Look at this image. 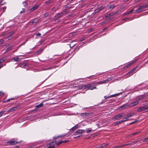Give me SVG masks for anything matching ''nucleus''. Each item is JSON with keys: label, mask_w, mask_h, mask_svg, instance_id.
<instances>
[{"label": "nucleus", "mask_w": 148, "mask_h": 148, "mask_svg": "<svg viewBox=\"0 0 148 148\" xmlns=\"http://www.w3.org/2000/svg\"><path fill=\"white\" fill-rule=\"evenodd\" d=\"M40 35V33H39L38 34V35Z\"/></svg>", "instance_id": "0e129e2a"}, {"label": "nucleus", "mask_w": 148, "mask_h": 148, "mask_svg": "<svg viewBox=\"0 0 148 148\" xmlns=\"http://www.w3.org/2000/svg\"><path fill=\"white\" fill-rule=\"evenodd\" d=\"M3 66L2 64H0V69Z\"/></svg>", "instance_id": "13d9d810"}, {"label": "nucleus", "mask_w": 148, "mask_h": 148, "mask_svg": "<svg viewBox=\"0 0 148 148\" xmlns=\"http://www.w3.org/2000/svg\"><path fill=\"white\" fill-rule=\"evenodd\" d=\"M49 15V13H48L46 12H45L44 15V17H46L47 16Z\"/></svg>", "instance_id": "72a5a7b5"}, {"label": "nucleus", "mask_w": 148, "mask_h": 148, "mask_svg": "<svg viewBox=\"0 0 148 148\" xmlns=\"http://www.w3.org/2000/svg\"><path fill=\"white\" fill-rule=\"evenodd\" d=\"M133 11H134L133 9H132V10H130V11L129 12H130V13H132Z\"/></svg>", "instance_id": "5fc2aeb1"}, {"label": "nucleus", "mask_w": 148, "mask_h": 148, "mask_svg": "<svg viewBox=\"0 0 148 148\" xmlns=\"http://www.w3.org/2000/svg\"><path fill=\"white\" fill-rule=\"evenodd\" d=\"M99 10H98V9L97 8V9L96 10H95L94 12V14H96V13L98 12H99Z\"/></svg>", "instance_id": "c9c22d12"}, {"label": "nucleus", "mask_w": 148, "mask_h": 148, "mask_svg": "<svg viewBox=\"0 0 148 148\" xmlns=\"http://www.w3.org/2000/svg\"><path fill=\"white\" fill-rule=\"evenodd\" d=\"M3 0H0V4L1 5H3L4 4H6V3L5 2H4L3 4H2V2Z\"/></svg>", "instance_id": "473e14b6"}, {"label": "nucleus", "mask_w": 148, "mask_h": 148, "mask_svg": "<svg viewBox=\"0 0 148 148\" xmlns=\"http://www.w3.org/2000/svg\"><path fill=\"white\" fill-rule=\"evenodd\" d=\"M75 45V44L73 45V46H74Z\"/></svg>", "instance_id": "052dcab7"}, {"label": "nucleus", "mask_w": 148, "mask_h": 148, "mask_svg": "<svg viewBox=\"0 0 148 148\" xmlns=\"http://www.w3.org/2000/svg\"><path fill=\"white\" fill-rule=\"evenodd\" d=\"M143 98V97L142 96H140V97H137L136 99L138 101V102H139V101L140 100H142Z\"/></svg>", "instance_id": "5701e85b"}, {"label": "nucleus", "mask_w": 148, "mask_h": 148, "mask_svg": "<svg viewBox=\"0 0 148 148\" xmlns=\"http://www.w3.org/2000/svg\"><path fill=\"white\" fill-rule=\"evenodd\" d=\"M56 10V8L54 7L52 9V10Z\"/></svg>", "instance_id": "bf43d9fd"}, {"label": "nucleus", "mask_w": 148, "mask_h": 148, "mask_svg": "<svg viewBox=\"0 0 148 148\" xmlns=\"http://www.w3.org/2000/svg\"><path fill=\"white\" fill-rule=\"evenodd\" d=\"M116 96V95L115 94V95H110L108 97H107L106 96H105L104 97V98H105V99H108V98H110V97H114Z\"/></svg>", "instance_id": "4be33fe9"}, {"label": "nucleus", "mask_w": 148, "mask_h": 148, "mask_svg": "<svg viewBox=\"0 0 148 148\" xmlns=\"http://www.w3.org/2000/svg\"><path fill=\"white\" fill-rule=\"evenodd\" d=\"M22 11H21V12H20V13H22Z\"/></svg>", "instance_id": "680f3d73"}, {"label": "nucleus", "mask_w": 148, "mask_h": 148, "mask_svg": "<svg viewBox=\"0 0 148 148\" xmlns=\"http://www.w3.org/2000/svg\"><path fill=\"white\" fill-rule=\"evenodd\" d=\"M92 130H87V131L86 132V133H88L90 132H92Z\"/></svg>", "instance_id": "49530a36"}, {"label": "nucleus", "mask_w": 148, "mask_h": 148, "mask_svg": "<svg viewBox=\"0 0 148 148\" xmlns=\"http://www.w3.org/2000/svg\"><path fill=\"white\" fill-rule=\"evenodd\" d=\"M78 126L77 125H75L74 127L72 128L71 129V130L73 131L74 130H75L76 129H77L78 128Z\"/></svg>", "instance_id": "6ab92c4d"}, {"label": "nucleus", "mask_w": 148, "mask_h": 148, "mask_svg": "<svg viewBox=\"0 0 148 148\" xmlns=\"http://www.w3.org/2000/svg\"><path fill=\"white\" fill-rule=\"evenodd\" d=\"M2 14V13H1V15Z\"/></svg>", "instance_id": "338daca9"}, {"label": "nucleus", "mask_w": 148, "mask_h": 148, "mask_svg": "<svg viewBox=\"0 0 148 148\" xmlns=\"http://www.w3.org/2000/svg\"><path fill=\"white\" fill-rule=\"evenodd\" d=\"M19 107V106H14L13 107H12L11 108V109H10L8 110V112H13L16 110H17L18 108Z\"/></svg>", "instance_id": "0eeeda50"}, {"label": "nucleus", "mask_w": 148, "mask_h": 148, "mask_svg": "<svg viewBox=\"0 0 148 148\" xmlns=\"http://www.w3.org/2000/svg\"><path fill=\"white\" fill-rule=\"evenodd\" d=\"M5 95L4 93L2 91H0V96H4Z\"/></svg>", "instance_id": "4c0bfd02"}, {"label": "nucleus", "mask_w": 148, "mask_h": 148, "mask_svg": "<svg viewBox=\"0 0 148 148\" xmlns=\"http://www.w3.org/2000/svg\"><path fill=\"white\" fill-rule=\"evenodd\" d=\"M119 14L118 12H116L114 13H113V15H118Z\"/></svg>", "instance_id": "3c124183"}, {"label": "nucleus", "mask_w": 148, "mask_h": 148, "mask_svg": "<svg viewBox=\"0 0 148 148\" xmlns=\"http://www.w3.org/2000/svg\"><path fill=\"white\" fill-rule=\"evenodd\" d=\"M23 3L24 4L23 5L24 6H26L27 5L25 1L23 2Z\"/></svg>", "instance_id": "09e8293b"}, {"label": "nucleus", "mask_w": 148, "mask_h": 148, "mask_svg": "<svg viewBox=\"0 0 148 148\" xmlns=\"http://www.w3.org/2000/svg\"><path fill=\"white\" fill-rule=\"evenodd\" d=\"M61 137V136H58L57 137H54V138L55 139H56L58 138H59V137Z\"/></svg>", "instance_id": "864d4df0"}, {"label": "nucleus", "mask_w": 148, "mask_h": 148, "mask_svg": "<svg viewBox=\"0 0 148 148\" xmlns=\"http://www.w3.org/2000/svg\"><path fill=\"white\" fill-rule=\"evenodd\" d=\"M108 29L107 27H106L103 29V31H105V30L107 29Z\"/></svg>", "instance_id": "6e6d98bb"}, {"label": "nucleus", "mask_w": 148, "mask_h": 148, "mask_svg": "<svg viewBox=\"0 0 148 148\" xmlns=\"http://www.w3.org/2000/svg\"><path fill=\"white\" fill-rule=\"evenodd\" d=\"M2 14V13H1V15Z\"/></svg>", "instance_id": "774afa93"}, {"label": "nucleus", "mask_w": 148, "mask_h": 148, "mask_svg": "<svg viewBox=\"0 0 148 148\" xmlns=\"http://www.w3.org/2000/svg\"><path fill=\"white\" fill-rule=\"evenodd\" d=\"M21 58H19L18 57V56H17L16 57L14 58L13 59V60L15 61H19L21 60Z\"/></svg>", "instance_id": "2eb2a0df"}, {"label": "nucleus", "mask_w": 148, "mask_h": 148, "mask_svg": "<svg viewBox=\"0 0 148 148\" xmlns=\"http://www.w3.org/2000/svg\"><path fill=\"white\" fill-rule=\"evenodd\" d=\"M87 113H82V115L83 116H86L87 115Z\"/></svg>", "instance_id": "603ef678"}, {"label": "nucleus", "mask_w": 148, "mask_h": 148, "mask_svg": "<svg viewBox=\"0 0 148 148\" xmlns=\"http://www.w3.org/2000/svg\"><path fill=\"white\" fill-rule=\"evenodd\" d=\"M123 120L118 122V124H120L121 123H123Z\"/></svg>", "instance_id": "a18cd8bd"}, {"label": "nucleus", "mask_w": 148, "mask_h": 148, "mask_svg": "<svg viewBox=\"0 0 148 148\" xmlns=\"http://www.w3.org/2000/svg\"><path fill=\"white\" fill-rule=\"evenodd\" d=\"M4 112V111H2L0 112V117L2 116Z\"/></svg>", "instance_id": "58836bf2"}, {"label": "nucleus", "mask_w": 148, "mask_h": 148, "mask_svg": "<svg viewBox=\"0 0 148 148\" xmlns=\"http://www.w3.org/2000/svg\"><path fill=\"white\" fill-rule=\"evenodd\" d=\"M5 60V59H1L0 60V63H1L3 61Z\"/></svg>", "instance_id": "ea45409f"}, {"label": "nucleus", "mask_w": 148, "mask_h": 148, "mask_svg": "<svg viewBox=\"0 0 148 148\" xmlns=\"http://www.w3.org/2000/svg\"><path fill=\"white\" fill-rule=\"evenodd\" d=\"M143 8L142 5H140L139 6L138 8L136 11V12H136L139 13L142 10V9Z\"/></svg>", "instance_id": "9d476101"}, {"label": "nucleus", "mask_w": 148, "mask_h": 148, "mask_svg": "<svg viewBox=\"0 0 148 148\" xmlns=\"http://www.w3.org/2000/svg\"><path fill=\"white\" fill-rule=\"evenodd\" d=\"M133 115L134 114L132 113H130L126 115V116H127L128 118H129L133 116Z\"/></svg>", "instance_id": "c85d7f7f"}, {"label": "nucleus", "mask_w": 148, "mask_h": 148, "mask_svg": "<svg viewBox=\"0 0 148 148\" xmlns=\"http://www.w3.org/2000/svg\"><path fill=\"white\" fill-rule=\"evenodd\" d=\"M129 19H130V20H132L133 19V18H125L124 19H123V20H127Z\"/></svg>", "instance_id": "a878e982"}, {"label": "nucleus", "mask_w": 148, "mask_h": 148, "mask_svg": "<svg viewBox=\"0 0 148 148\" xmlns=\"http://www.w3.org/2000/svg\"><path fill=\"white\" fill-rule=\"evenodd\" d=\"M11 48L10 47H8L7 49L5 50V52H7V51H8L9 50H10V49Z\"/></svg>", "instance_id": "79ce46f5"}, {"label": "nucleus", "mask_w": 148, "mask_h": 148, "mask_svg": "<svg viewBox=\"0 0 148 148\" xmlns=\"http://www.w3.org/2000/svg\"><path fill=\"white\" fill-rule=\"evenodd\" d=\"M131 144H132V143H128V144H126L124 145H121V146H119V147H123V146H128V145H131Z\"/></svg>", "instance_id": "cd10ccee"}, {"label": "nucleus", "mask_w": 148, "mask_h": 148, "mask_svg": "<svg viewBox=\"0 0 148 148\" xmlns=\"http://www.w3.org/2000/svg\"><path fill=\"white\" fill-rule=\"evenodd\" d=\"M27 63L26 62L23 63L19 65V66L20 67H21L22 68H25L26 66H27Z\"/></svg>", "instance_id": "9b49d317"}, {"label": "nucleus", "mask_w": 148, "mask_h": 148, "mask_svg": "<svg viewBox=\"0 0 148 148\" xmlns=\"http://www.w3.org/2000/svg\"><path fill=\"white\" fill-rule=\"evenodd\" d=\"M136 121H135L132 122L130 124H132L134 123Z\"/></svg>", "instance_id": "4d7b16f0"}, {"label": "nucleus", "mask_w": 148, "mask_h": 148, "mask_svg": "<svg viewBox=\"0 0 148 148\" xmlns=\"http://www.w3.org/2000/svg\"><path fill=\"white\" fill-rule=\"evenodd\" d=\"M128 118L127 117H127H125V118H124L123 119V122L128 120Z\"/></svg>", "instance_id": "c756f323"}, {"label": "nucleus", "mask_w": 148, "mask_h": 148, "mask_svg": "<svg viewBox=\"0 0 148 148\" xmlns=\"http://www.w3.org/2000/svg\"><path fill=\"white\" fill-rule=\"evenodd\" d=\"M140 131H138L131 134L130 135V136H135L140 134Z\"/></svg>", "instance_id": "4468645a"}, {"label": "nucleus", "mask_w": 148, "mask_h": 148, "mask_svg": "<svg viewBox=\"0 0 148 148\" xmlns=\"http://www.w3.org/2000/svg\"><path fill=\"white\" fill-rule=\"evenodd\" d=\"M43 105V104L42 103H41L40 104L36 105V109L37 108H39L40 107H41Z\"/></svg>", "instance_id": "a211bd4d"}, {"label": "nucleus", "mask_w": 148, "mask_h": 148, "mask_svg": "<svg viewBox=\"0 0 148 148\" xmlns=\"http://www.w3.org/2000/svg\"><path fill=\"white\" fill-rule=\"evenodd\" d=\"M148 111V106H142L139 107V108L137 110V111L138 112H140L141 111L146 112Z\"/></svg>", "instance_id": "7ed1b4c3"}, {"label": "nucleus", "mask_w": 148, "mask_h": 148, "mask_svg": "<svg viewBox=\"0 0 148 148\" xmlns=\"http://www.w3.org/2000/svg\"><path fill=\"white\" fill-rule=\"evenodd\" d=\"M43 50V49L41 48L38 51H37L35 53L36 55H37L40 53V52H42Z\"/></svg>", "instance_id": "aec40b11"}, {"label": "nucleus", "mask_w": 148, "mask_h": 148, "mask_svg": "<svg viewBox=\"0 0 148 148\" xmlns=\"http://www.w3.org/2000/svg\"><path fill=\"white\" fill-rule=\"evenodd\" d=\"M7 143L9 144L10 145H16L18 143V142L14 139L10 140V141L7 142Z\"/></svg>", "instance_id": "39448f33"}, {"label": "nucleus", "mask_w": 148, "mask_h": 148, "mask_svg": "<svg viewBox=\"0 0 148 148\" xmlns=\"http://www.w3.org/2000/svg\"><path fill=\"white\" fill-rule=\"evenodd\" d=\"M6 6L2 8V9H3V11L4 12L5 11V10H6Z\"/></svg>", "instance_id": "c03bdc74"}, {"label": "nucleus", "mask_w": 148, "mask_h": 148, "mask_svg": "<svg viewBox=\"0 0 148 148\" xmlns=\"http://www.w3.org/2000/svg\"><path fill=\"white\" fill-rule=\"evenodd\" d=\"M51 1H48L45 2V3L46 4H50L51 3Z\"/></svg>", "instance_id": "f704fd0d"}, {"label": "nucleus", "mask_w": 148, "mask_h": 148, "mask_svg": "<svg viewBox=\"0 0 148 148\" xmlns=\"http://www.w3.org/2000/svg\"><path fill=\"white\" fill-rule=\"evenodd\" d=\"M14 99V98H11V99H9L6 100V101H4V102H9V101H10L11 100H13Z\"/></svg>", "instance_id": "2f4dec72"}, {"label": "nucleus", "mask_w": 148, "mask_h": 148, "mask_svg": "<svg viewBox=\"0 0 148 148\" xmlns=\"http://www.w3.org/2000/svg\"><path fill=\"white\" fill-rule=\"evenodd\" d=\"M136 67H135V68L133 69L131 71H130L129 72H128L127 73V75H129V74H130V73H133L136 70Z\"/></svg>", "instance_id": "f3484780"}, {"label": "nucleus", "mask_w": 148, "mask_h": 148, "mask_svg": "<svg viewBox=\"0 0 148 148\" xmlns=\"http://www.w3.org/2000/svg\"><path fill=\"white\" fill-rule=\"evenodd\" d=\"M86 38H87L86 37H84L82 39H80L79 40V41L82 42V41H84V40H85Z\"/></svg>", "instance_id": "bb28decb"}, {"label": "nucleus", "mask_w": 148, "mask_h": 148, "mask_svg": "<svg viewBox=\"0 0 148 148\" xmlns=\"http://www.w3.org/2000/svg\"><path fill=\"white\" fill-rule=\"evenodd\" d=\"M113 15V13L111 12L109 14H108L106 16V17H109L110 16Z\"/></svg>", "instance_id": "393cba45"}, {"label": "nucleus", "mask_w": 148, "mask_h": 148, "mask_svg": "<svg viewBox=\"0 0 148 148\" xmlns=\"http://www.w3.org/2000/svg\"><path fill=\"white\" fill-rule=\"evenodd\" d=\"M69 11H65L58 13L55 16V17L56 18H60L66 14L69 13Z\"/></svg>", "instance_id": "f03ea898"}, {"label": "nucleus", "mask_w": 148, "mask_h": 148, "mask_svg": "<svg viewBox=\"0 0 148 148\" xmlns=\"http://www.w3.org/2000/svg\"><path fill=\"white\" fill-rule=\"evenodd\" d=\"M38 7V5H35L30 9V11H32L37 9Z\"/></svg>", "instance_id": "dca6fc26"}, {"label": "nucleus", "mask_w": 148, "mask_h": 148, "mask_svg": "<svg viewBox=\"0 0 148 148\" xmlns=\"http://www.w3.org/2000/svg\"><path fill=\"white\" fill-rule=\"evenodd\" d=\"M108 7L109 9H113L114 8L116 7V6L114 5H108Z\"/></svg>", "instance_id": "412c9836"}, {"label": "nucleus", "mask_w": 148, "mask_h": 148, "mask_svg": "<svg viewBox=\"0 0 148 148\" xmlns=\"http://www.w3.org/2000/svg\"><path fill=\"white\" fill-rule=\"evenodd\" d=\"M130 14V12H127L126 13L123 14V15H125V16L126 15H128L129 14Z\"/></svg>", "instance_id": "a19ab883"}, {"label": "nucleus", "mask_w": 148, "mask_h": 148, "mask_svg": "<svg viewBox=\"0 0 148 148\" xmlns=\"http://www.w3.org/2000/svg\"><path fill=\"white\" fill-rule=\"evenodd\" d=\"M77 89H85L84 87V85H80L78 86H77Z\"/></svg>", "instance_id": "ddd939ff"}, {"label": "nucleus", "mask_w": 148, "mask_h": 148, "mask_svg": "<svg viewBox=\"0 0 148 148\" xmlns=\"http://www.w3.org/2000/svg\"><path fill=\"white\" fill-rule=\"evenodd\" d=\"M61 141V143H66L68 142L69 141V140H64Z\"/></svg>", "instance_id": "e433bc0d"}, {"label": "nucleus", "mask_w": 148, "mask_h": 148, "mask_svg": "<svg viewBox=\"0 0 148 148\" xmlns=\"http://www.w3.org/2000/svg\"><path fill=\"white\" fill-rule=\"evenodd\" d=\"M128 106L129 104H128L127 103H126L123 105V106H121L120 108H119V109H124L126 108H127L129 107H128Z\"/></svg>", "instance_id": "1a4fd4ad"}, {"label": "nucleus", "mask_w": 148, "mask_h": 148, "mask_svg": "<svg viewBox=\"0 0 148 148\" xmlns=\"http://www.w3.org/2000/svg\"><path fill=\"white\" fill-rule=\"evenodd\" d=\"M96 85L95 84H89L84 85V87L85 89L87 88L88 90H92L97 88Z\"/></svg>", "instance_id": "f257e3e1"}, {"label": "nucleus", "mask_w": 148, "mask_h": 148, "mask_svg": "<svg viewBox=\"0 0 148 148\" xmlns=\"http://www.w3.org/2000/svg\"><path fill=\"white\" fill-rule=\"evenodd\" d=\"M2 14V13H1V15Z\"/></svg>", "instance_id": "69168bd1"}, {"label": "nucleus", "mask_w": 148, "mask_h": 148, "mask_svg": "<svg viewBox=\"0 0 148 148\" xmlns=\"http://www.w3.org/2000/svg\"><path fill=\"white\" fill-rule=\"evenodd\" d=\"M123 116V114H120L114 116L112 118L113 120H116L119 119Z\"/></svg>", "instance_id": "20e7f679"}, {"label": "nucleus", "mask_w": 148, "mask_h": 148, "mask_svg": "<svg viewBox=\"0 0 148 148\" xmlns=\"http://www.w3.org/2000/svg\"><path fill=\"white\" fill-rule=\"evenodd\" d=\"M132 63H130V64H127V65H126V68H127L128 67H129V66H130L131 64H132Z\"/></svg>", "instance_id": "de8ad7c7"}, {"label": "nucleus", "mask_w": 148, "mask_h": 148, "mask_svg": "<svg viewBox=\"0 0 148 148\" xmlns=\"http://www.w3.org/2000/svg\"><path fill=\"white\" fill-rule=\"evenodd\" d=\"M105 8V6H101L98 8L99 11H101L103 10Z\"/></svg>", "instance_id": "b1692460"}, {"label": "nucleus", "mask_w": 148, "mask_h": 148, "mask_svg": "<svg viewBox=\"0 0 148 148\" xmlns=\"http://www.w3.org/2000/svg\"><path fill=\"white\" fill-rule=\"evenodd\" d=\"M84 132V130H78L75 132L74 134L75 135H77L78 134L82 133H83Z\"/></svg>", "instance_id": "6e6552de"}, {"label": "nucleus", "mask_w": 148, "mask_h": 148, "mask_svg": "<svg viewBox=\"0 0 148 148\" xmlns=\"http://www.w3.org/2000/svg\"><path fill=\"white\" fill-rule=\"evenodd\" d=\"M148 138H145L144 140H143V142H148Z\"/></svg>", "instance_id": "37998d69"}, {"label": "nucleus", "mask_w": 148, "mask_h": 148, "mask_svg": "<svg viewBox=\"0 0 148 148\" xmlns=\"http://www.w3.org/2000/svg\"><path fill=\"white\" fill-rule=\"evenodd\" d=\"M40 35V33H39L38 34V35Z\"/></svg>", "instance_id": "e2e57ef3"}, {"label": "nucleus", "mask_w": 148, "mask_h": 148, "mask_svg": "<svg viewBox=\"0 0 148 148\" xmlns=\"http://www.w3.org/2000/svg\"><path fill=\"white\" fill-rule=\"evenodd\" d=\"M62 143H61V141H60V142H58V143H57V144H56V145L57 146L61 144Z\"/></svg>", "instance_id": "8fccbe9b"}, {"label": "nucleus", "mask_w": 148, "mask_h": 148, "mask_svg": "<svg viewBox=\"0 0 148 148\" xmlns=\"http://www.w3.org/2000/svg\"><path fill=\"white\" fill-rule=\"evenodd\" d=\"M143 8H147L148 7V4H144L142 5Z\"/></svg>", "instance_id": "7c9ffc66"}, {"label": "nucleus", "mask_w": 148, "mask_h": 148, "mask_svg": "<svg viewBox=\"0 0 148 148\" xmlns=\"http://www.w3.org/2000/svg\"><path fill=\"white\" fill-rule=\"evenodd\" d=\"M139 103L138 101L136 99V101L133 103H130L129 104L128 107H132L138 105Z\"/></svg>", "instance_id": "423d86ee"}, {"label": "nucleus", "mask_w": 148, "mask_h": 148, "mask_svg": "<svg viewBox=\"0 0 148 148\" xmlns=\"http://www.w3.org/2000/svg\"><path fill=\"white\" fill-rule=\"evenodd\" d=\"M109 79H107L106 80H105L103 81L99 82L98 83L99 84H101L105 83H108L109 82Z\"/></svg>", "instance_id": "f8f14e48"}]
</instances>
